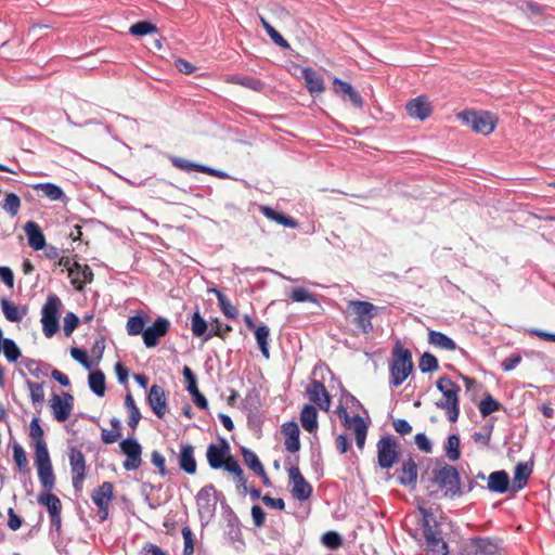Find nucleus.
I'll list each match as a JSON object with an SVG mask.
<instances>
[{
  "mask_svg": "<svg viewBox=\"0 0 555 555\" xmlns=\"http://www.w3.org/2000/svg\"><path fill=\"white\" fill-rule=\"evenodd\" d=\"M209 293H214L217 296L219 307L222 313L229 319H236L238 315V310L234 307L228 298L217 288H210Z\"/></svg>",
  "mask_w": 555,
  "mask_h": 555,
  "instance_id": "nucleus-35",
  "label": "nucleus"
},
{
  "mask_svg": "<svg viewBox=\"0 0 555 555\" xmlns=\"http://www.w3.org/2000/svg\"><path fill=\"white\" fill-rule=\"evenodd\" d=\"M421 511L424 515L423 533H424L425 541L428 542V541L434 540V539L438 538L439 535H441V532L439 531L437 525H430L429 519H428L429 514L427 513V511L424 508H422Z\"/></svg>",
  "mask_w": 555,
  "mask_h": 555,
  "instance_id": "nucleus-49",
  "label": "nucleus"
},
{
  "mask_svg": "<svg viewBox=\"0 0 555 555\" xmlns=\"http://www.w3.org/2000/svg\"><path fill=\"white\" fill-rule=\"evenodd\" d=\"M223 468L227 472L236 476L238 478L240 482L245 487L246 479L244 477L243 469L241 468L237 461H235L231 455L228 456L227 461L224 462Z\"/></svg>",
  "mask_w": 555,
  "mask_h": 555,
  "instance_id": "nucleus-58",
  "label": "nucleus"
},
{
  "mask_svg": "<svg viewBox=\"0 0 555 555\" xmlns=\"http://www.w3.org/2000/svg\"><path fill=\"white\" fill-rule=\"evenodd\" d=\"M291 298L296 302H318L315 295L304 287L293 289Z\"/></svg>",
  "mask_w": 555,
  "mask_h": 555,
  "instance_id": "nucleus-59",
  "label": "nucleus"
},
{
  "mask_svg": "<svg viewBox=\"0 0 555 555\" xmlns=\"http://www.w3.org/2000/svg\"><path fill=\"white\" fill-rule=\"evenodd\" d=\"M430 487H437V490H430V496H437L438 490L443 491V496L454 498L462 494L460 475L457 469L449 464L433 469Z\"/></svg>",
  "mask_w": 555,
  "mask_h": 555,
  "instance_id": "nucleus-1",
  "label": "nucleus"
},
{
  "mask_svg": "<svg viewBox=\"0 0 555 555\" xmlns=\"http://www.w3.org/2000/svg\"><path fill=\"white\" fill-rule=\"evenodd\" d=\"M500 409L501 404L494 400L491 395H486L479 403V411L483 417L489 416L491 413L499 411Z\"/></svg>",
  "mask_w": 555,
  "mask_h": 555,
  "instance_id": "nucleus-51",
  "label": "nucleus"
},
{
  "mask_svg": "<svg viewBox=\"0 0 555 555\" xmlns=\"http://www.w3.org/2000/svg\"><path fill=\"white\" fill-rule=\"evenodd\" d=\"M169 159L176 168H178L184 172H192V171L201 172V167H204V165L196 164V163L190 162L185 158L178 157V156H171Z\"/></svg>",
  "mask_w": 555,
  "mask_h": 555,
  "instance_id": "nucleus-50",
  "label": "nucleus"
},
{
  "mask_svg": "<svg viewBox=\"0 0 555 555\" xmlns=\"http://www.w3.org/2000/svg\"><path fill=\"white\" fill-rule=\"evenodd\" d=\"M26 385L29 389L33 404H41L44 400V391L42 384L34 383L27 379Z\"/></svg>",
  "mask_w": 555,
  "mask_h": 555,
  "instance_id": "nucleus-57",
  "label": "nucleus"
},
{
  "mask_svg": "<svg viewBox=\"0 0 555 555\" xmlns=\"http://www.w3.org/2000/svg\"><path fill=\"white\" fill-rule=\"evenodd\" d=\"M13 459L18 466L20 470H23L28 465L26 453L22 446L17 442L13 444Z\"/></svg>",
  "mask_w": 555,
  "mask_h": 555,
  "instance_id": "nucleus-62",
  "label": "nucleus"
},
{
  "mask_svg": "<svg viewBox=\"0 0 555 555\" xmlns=\"http://www.w3.org/2000/svg\"><path fill=\"white\" fill-rule=\"evenodd\" d=\"M241 451L244 463L250 470H253L255 474L262 470L263 465L261 464L258 455L254 451L245 447H243Z\"/></svg>",
  "mask_w": 555,
  "mask_h": 555,
  "instance_id": "nucleus-45",
  "label": "nucleus"
},
{
  "mask_svg": "<svg viewBox=\"0 0 555 555\" xmlns=\"http://www.w3.org/2000/svg\"><path fill=\"white\" fill-rule=\"evenodd\" d=\"M35 464L37 467L51 464L50 454L44 440L35 442Z\"/></svg>",
  "mask_w": 555,
  "mask_h": 555,
  "instance_id": "nucleus-43",
  "label": "nucleus"
},
{
  "mask_svg": "<svg viewBox=\"0 0 555 555\" xmlns=\"http://www.w3.org/2000/svg\"><path fill=\"white\" fill-rule=\"evenodd\" d=\"M114 486L109 481L103 482L92 491L91 498L98 507L109 506L114 498Z\"/></svg>",
  "mask_w": 555,
  "mask_h": 555,
  "instance_id": "nucleus-22",
  "label": "nucleus"
},
{
  "mask_svg": "<svg viewBox=\"0 0 555 555\" xmlns=\"http://www.w3.org/2000/svg\"><path fill=\"white\" fill-rule=\"evenodd\" d=\"M120 451L126 455L122 466L126 470H135L142 464V447L134 438H126L119 443Z\"/></svg>",
  "mask_w": 555,
  "mask_h": 555,
  "instance_id": "nucleus-8",
  "label": "nucleus"
},
{
  "mask_svg": "<svg viewBox=\"0 0 555 555\" xmlns=\"http://www.w3.org/2000/svg\"><path fill=\"white\" fill-rule=\"evenodd\" d=\"M79 324V318L73 313L68 312L64 318V334L65 336H70L73 332L77 328Z\"/></svg>",
  "mask_w": 555,
  "mask_h": 555,
  "instance_id": "nucleus-64",
  "label": "nucleus"
},
{
  "mask_svg": "<svg viewBox=\"0 0 555 555\" xmlns=\"http://www.w3.org/2000/svg\"><path fill=\"white\" fill-rule=\"evenodd\" d=\"M398 444L392 437H383L377 442V459L378 465L382 468L392 467L398 459Z\"/></svg>",
  "mask_w": 555,
  "mask_h": 555,
  "instance_id": "nucleus-9",
  "label": "nucleus"
},
{
  "mask_svg": "<svg viewBox=\"0 0 555 555\" xmlns=\"http://www.w3.org/2000/svg\"><path fill=\"white\" fill-rule=\"evenodd\" d=\"M269 335H270V328L267 325L258 326L255 330V336H256L257 344L259 346V349H260L262 356L266 359H269V357H270V352H269V348H268Z\"/></svg>",
  "mask_w": 555,
  "mask_h": 555,
  "instance_id": "nucleus-41",
  "label": "nucleus"
},
{
  "mask_svg": "<svg viewBox=\"0 0 555 555\" xmlns=\"http://www.w3.org/2000/svg\"><path fill=\"white\" fill-rule=\"evenodd\" d=\"M405 108L409 116L420 120H425L430 116L433 111L429 101L425 96H417L410 100L406 103Z\"/></svg>",
  "mask_w": 555,
  "mask_h": 555,
  "instance_id": "nucleus-18",
  "label": "nucleus"
},
{
  "mask_svg": "<svg viewBox=\"0 0 555 555\" xmlns=\"http://www.w3.org/2000/svg\"><path fill=\"white\" fill-rule=\"evenodd\" d=\"M68 457H69V464H70L72 474H73V478H72L73 487L76 492H81L82 483H83V480L86 477V475H85V470H86L85 455L80 450H78L76 448H72L69 451Z\"/></svg>",
  "mask_w": 555,
  "mask_h": 555,
  "instance_id": "nucleus-10",
  "label": "nucleus"
},
{
  "mask_svg": "<svg viewBox=\"0 0 555 555\" xmlns=\"http://www.w3.org/2000/svg\"><path fill=\"white\" fill-rule=\"evenodd\" d=\"M289 481L293 486V495L300 500H307L312 493V487L306 481L297 466H292L288 469Z\"/></svg>",
  "mask_w": 555,
  "mask_h": 555,
  "instance_id": "nucleus-13",
  "label": "nucleus"
},
{
  "mask_svg": "<svg viewBox=\"0 0 555 555\" xmlns=\"http://www.w3.org/2000/svg\"><path fill=\"white\" fill-rule=\"evenodd\" d=\"M0 305L2 313L10 322H20L27 312L26 308H23V310L20 311L17 306L4 298L1 299Z\"/></svg>",
  "mask_w": 555,
  "mask_h": 555,
  "instance_id": "nucleus-32",
  "label": "nucleus"
},
{
  "mask_svg": "<svg viewBox=\"0 0 555 555\" xmlns=\"http://www.w3.org/2000/svg\"><path fill=\"white\" fill-rule=\"evenodd\" d=\"M207 462L212 469H219L223 467L228 456H230V446L221 439L219 444L210 443L207 448Z\"/></svg>",
  "mask_w": 555,
  "mask_h": 555,
  "instance_id": "nucleus-14",
  "label": "nucleus"
},
{
  "mask_svg": "<svg viewBox=\"0 0 555 555\" xmlns=\"http://www.w3.org/2000/svg\"><path fill=\"white\" fill-rule=\"evenodd\" d=\"M228 81L234 85L243 86L254 91H261L264 87V83L261 80L249 76L234 75L231 76Z\"/></svg>",
  "mask_w": 555,
  "mask_h": 555,
  "instance_id": "nucleus-37",
  "label": "nucleus"
},
{
  "mask_svg": "<svg viewBox=\"0 0 555 555\" xmlns=\"http://www.w3.org/2000/svg\"><path fill=\"white\" fill-rule=\"evenodd\" d=\"M260 211L268 219L275 221L279 224H282L284 227L292 228V229H295L298 227L297 220H295L294 218L288 217L282 212H279L269 206H261Z\"/></svg>",
  "mask_w": 555,
  "mask_h": 555,
  "instance_id": "nucleus-30",
  "label": "nucleus"
},
{
  "mask_svg": "<svg viewBox=\"0 0 555 555\" xmlns=\"http://www.w3.org/2000/svg\"><path fill=\"white\" fill-rule=\"evenodd\" d=\"M217 491L214 485L203 487L196 495V505L202 519H210L217 506Z\"/></svg>",
  "mask_w": 555,
  "mask_h": 555,
  "instance_id": "nucleus-7",
  "label": "nucleus"
},
{
  "mask_svg": "<svg viewBox=\"0 0 555 555\" xmlns=\"http://www.w3.org/2000/svg\"><path fill=\"white\" fill-rule=\"evenodd\" d=\"M125 406L129 411L128 425L132 428V430H135L141 420V413L130 392L126 395Z\"/></svg>",
  "mask_w": 555,
  "mask_h": 555,
  "instance_id": "nucleus-38",
  "label": "nucleus"
},
{
  "mask_svg": "<svg viewBox=\"0 0 555 555\" xmlns=\"http://www.w3.org/2000/svg\"><path fill=\"white\" fill-rule=\"evenodd\" d=\"M300 423L305 430L312 434L318 429V411L315 406L306 404L300 413Z\"/></svg>",
  "mask_w": 555,
  "mask_h": 555,
  "instance_id": "nucleus-27",
  "label": "nucleus"
},
{
  "mask_svg": "<svg viewBox=\"0 0 555 555\" xmlns=\"http://www.w3.org/2000/svg\"><path fill=\"white\" fill-rule=\"evenodd\" d=\"M179 466L189 475H194L196 473L197 466L194 456V448L192 444L182 443L180 446Z\"/></svg>",
  "mask_w": 555,
  "mask_h": 555,
  "instance_id": "nucleus-20",
  "label": "nucleus"
},
{
  "mask_svg": "<svg viewBox=\"0 0 555 555\" xmlns=\"http://www.w3.org/2000/svg\"><path fill=\"white\" fill-rule=\"evenodd\" d=\"M191 330L194 336L202 337L208 334V323L199 314L198 311L194 312L191 319Z\"/></svg>",
  "mask_w": 555,
  "mask_h": 555,
  "instance_id": "nucleus-44",
  "label": "nucleus"
},
{
  "mask_svg": "<svg viewBox=\"0 0 555 555\" xmlns=\"http://www.w3.org/2000/svg\"><path fill=\"white\" fill-rule=\"evenodd\" d=\"M428 343L441 350L454 351L457 346L453 339L438 331L428 332Z\"/></svg>",
  "mask_w": 555,
  "mask_h": 555,
  "instance_id": "nucleus-28",
  "label": "nucleus"
},
{
  "mask_svg": "<svg viewBox=\"0 0 555 555\" xmlns=\"http://www.w3.org/2000/svg\"><path fill=\"white\" fill-rule=\"evenodd\" d=\"M1 347L8 361L15 362L21 357V351L12 339L4 338Z\"/></svg>",
  "mask_w": 555,
  "mask_h": 555,
  "instance_id": "nucleus-55",
  "label": "nucleus"
},
{
  "mask_svg": "<svg viewBox=\"0 0 555 555\" xmlns=\"http://www.w3.org/2000/svg\"><path fill=\"white\" fill-rule=\"evenodd\" d=\"M348 309L354 315L353 323L364 335H369L373 332L372 319L377 317L383 310V308L372 302L362 300H350L348 302Z\"/></svg>",
  "mask_w": 555,
  "mask_h": 555,
  "instance_id": "nucleus-4",
  "label": "nucleus"
},
{
  "mask_svg": "<svg viewBox=\"0 0 555 555\" xmlns=\"http://www.w3.org/2000/svg\"><path fill=\"white\" fill-rule=\"evenodd\" d=\"M446 454L451 461H457L461 455L460 451V437L457 435H450L444 447Z\"/></svg>",
  "mask_w": 555,
  "mask_h": 555,
  "instance_id": "nucleus-48",
  "label": "nucleus"
},
{
  "mask_svg": "<svg viewBox=\"0 0 555 555\" xmlns=\"http://www.w3.org/2000/svg\"><path fill=\"white\" fill-rule=\"evenodd\" d=\"M418 366H420V370L423 373L435 372V371H437L439 369V364H438L437 358L434 354L429 353V352H425L421 357Z\"/></svg>",
  "mask_w": 555,
  "mask_h": 555,
  "instance_id": "nucleus-52",
  "label": "nucleus"
},
{
  "mask_svg": "<svg viewBox=\"0 0 555 555\" xmlns=\"http://www.w3.org/2000/svg\"><path fill=\"white\" fill-rule=\"evenodd\" d=\"M170 328V322L166 318L159 317L155 322L144 330L142 335L144 345L147 348L156 347L159 339L164 337Z\"/></svg>",
  "mask_w": 555,
  "mask_h": 555,
  "instance_id": "nucleus-11",
  "label": "nucleus"
},
{
  "mask_svg": "<svg viewBox=\"0 0 555 555\" xmlns=\"http://www.w3.org/2000/svg\"><path fill=\"white\" fill-rule=\"evenodd\" d=\"M260 22L263 28L266 29L268 36L271 40L279 47L283 49H288L289 43L283 38V36L275 30V28L262 16H260Z\"/></svg>",
  "mask_w": 555,
  "mask_h": 555,
  "instance_id": "nucleus-46",
  "label": "nucleus"
},
{
  "mask_svg": "<svg viewBox=\"0 0 555 555\" xmlns=\"http://www.w3.org/2000/svg\"><path fill=\"white\" fill-rule=\"evenodd\" d=\"M37 470L42 487L47 491H51L55 486V476L53 474L52 464L38 466Z\"/></svg>",
  "mask_w": 555,
  "mask_h": 555,
  "instance_id": "nucleus-39",
  "label": "nucleus"
},
{
  "mask_svg": "<svg viewBox=\"0 0 555 555\" xmlns=\"http://www.w3.org/2000/svg\"><path fill=\"white\" fill-rule=\"evenodd\" d=\"M532 473L531 466L528 463H518L515 467L514 477L512 481V490L517 492L521 490Z\"/></svg>",
  "mask_w": 555,
  "mask_h": 555,
  "instance_id": "nucleus-26",
  "label": "nucleus"
},
{
  "mask_svg": "<svg viewBox=\"0 0 555 555\" xmlns=\"http://www.w3.org/2000/svg\"><path fill=\"white\" fill-rule=\"evenodd\" d=\"M285 434V448L287 451L295 453L300 449L299 427L296 423L291 422L283 425Z\"/></svg>",
  "mask_w": 555,
  "mask_h": 555,
  "instance_id": "nucleus-23",
  "label": "nucleus"
},
{
  "mask_svg": "<svg viewBox=\"0 0 555 555\" xmlns=\"http://www.w3.org/2000/svg\"><path fill=\"white\" fill-rule=\"evenodd\" d=\"M469 548L478 555H495L498 546L488 538H478Z\"/></svg>",
  "mask_w": 555,
  "mask_h": 555,
  "instance_id": "nucleus-33",
  "label": "nucleus"
},
{
  "mask_svg": "<svg viewBox=\"0 0 555 555\" xmlns=\"http://www.w3.org/2000/svg\"><path fill=\"white\" fill-rule=\"evenodd\" d=\"M459 118L473 131L481 134H490L496 125V118L489 112H462Z\"/></svg>",
  "mask_w": 555,
  "mask_h": 555,
  "instance_id": "nucleus-6",
  "label": "nucleus"
},
{
  "mask_svg": "<svg viewBox=\"0 0 555 555\" xmlns=\"http://www.w3.org/2000/svg\"><path fill=\"white\" fill-rule=\"evenodd\" d=\"M89 387L96 396H104L106 386L105 376L102 371H94L89 374Z\"/></svg>",
  "mask_w": 555,
  "mask_h": 555,
  "instance_id": "nucleus-40",
  "label": "nucleus"
},
{
  "mask_svg": "<svg viewBox=\"0 0 555 555\" xmlns=\"http://www.w3.org/2000/svg\"><path fill=\"white\" fill-rule=\"evenodd\" d=\"M306 391L311 402L317 404L321 410L328 411L331 397L321 382L312 379L307 386Z\"/></svg>",
  "mask_w": 555,
  "mask_h": 555,
  "instance_id": "nucleus-15",
  "label": "nucleus"
},
{
  "mask_svg": "<svg viewBox=\"0 0 555 555\" xmlns=\"http://www.w3.org/2000/svg\"><path fill=\"white\" fill-rule=\"evenodd\" d=\"M24 231L27 235L28 244L33 249L40 250L46 247V237L36 222H26Z\"/></svg>",
  "mask_w": 555,
  "mask_h": 555,
  "instance_id": "nucleus-21",
  "label": "nucleus"
},
{
  "mask_svg": "<svg viewBox=\"0 0 555 555\" xmlns=\"http://www.w3.org/2000/svg\"><path fill=\"white\" fill-rule=\"evenodd\" d=\"M413 361L409 349L397 344L392 350V360L390 363V385L399 387L412 373Z\"/></svg>",
  "mask_w": 555,
  "mask_h": 555,
  "instance_id": "nucleus-3",
  "label": "nucleus"
},
{
  "mask_svg": "<svg viewBox=\"0 0 555 555\" xmlns=\"http://www.w3.org/2000/svg\"><path fill=\"white\" fill-rule=\"evenodd\" d=\"M54 418L57 422H65L73 410L74 397L69 392H63V398L59 395H53L50 404Z\"/></svg>",
  "mask_w": 555,
  "mask_h": 555,
  "instance_id": "nucleus-12",
  "label": "nucleus"
},
{
  "mask_svg": "<svg viewBox=\"0 0 555 555\" xmlns=\"http://www.w3.org/2000/svg\"><path fill=\"white\" fill-rule=\"evenodd\" d=\"M38 503L48 508L49 515L57 514L62 511L61 500L55 494L50 493V491L39 494Z\"/></svg>",
  "mask_w": 555,
  "mask_h": 555,
  "instance_id": "nucleus-36",
  "label": "nucleus"
},
{
  "mask_svg": "<svg viewBox=\"0 0 555 555\" xmlns=\"http://www.w3.org/2000/svg\"><path fill=\"white\" fill-rule=\"evenodd\" d=\"M24 363L28 372L34 377L41 378L48 376V369L50 367V365L42 364L40 361H36L33 359H26Z\"/></svg>",
  "mask_w": 555,
  "mask_h": 555,
  "instance_id": "nucleus-47",
  "label": "nucleus"
},
{
  "mask_svg": "<svg viewBox=\"0 0 555 555\" xmlns=\"http://www.w3.org/2000/svg\"><path fill=\"white\" fill-rule=\"evenodd\" d=\"M62 301L56 295H50L41 309L42 332L47 338L53 337L60 330Z\"/></svg>",
  "mask_w": 555,
  "mask_h": 555,
  "instance_id": "nucleus-5",
  "label": "nucleus"
},
{
  "mask_svg": "<svg viewBox=\"0 0 555 555\" xmlns=\"http://www.w3.org/2000/svg\"><path fill=\"white\" fill-rule=\"evenodd\" d=\"M183 377L186 382V390L193 393L198 390L196 375L189 366H184L182 371Z\"/></svg>",
  "mask_w": 555,
  "mask_h": 555,
  "instance_id": "nucleus-63",
  "label": "nucleus"
},
{
  "mask_svg": "<svg viewBox=\"0 0 555 555\" xmlns=\"http://www.w3.org/2000/svg\"><path fill=\"white\" fill-rule=\"evenodd\" d=\"M126 328L130 336L143 335L145 330V317L141 314L130 317L127 321Z\"/></svg>",
  "mask_w": 555,
  "mask_h": 555,
  "instance_id": "nucleus-42",
  "label": "nucleus"
},
{
  "mask_svg": "<svg viewBox=\"0 0 555 555\" xmlns=\"http://www.w3.org/2000/svg\"><path fill=\"white\" fill-rule=\"evenodd\" d=\"M417 480V465L412 457L403 461L399 482L403 486H415Z\"/></svg>",
  "mask_w": 555,
  "mask_h": 555,
  "instance_id": "nucleus-25",
  "label": "nucleus"
},
{
  "mask_svg": "<svg viewBox=\"0 0 555 555\" xmlns=\"http://www.w3.org/2000/svg\"><path fill=\"white\" fill-rule=\"evenodd\" d=\"M231 331H232V327L230 325L223 324L218 319H216L211 323L210 330H209L208 334L206 335L205 340H208L214 336L224 338Z\"/></svg>",
  "mask_w": 555,
  "mask_h": 555,
  "instance_id": "nucleus-53",
  "label": "nucleus"
},
{
  "mask_svg": "<svg viewBox=\"0 0 555 555\" xmlns=\"http://www.w3.org/2000/svg\"><path fill=\"white\" fill-rule=\"evenodd\" d=\"M436 387L443 396L442 400L436 402V406L447 412L450 422H456L460 415V386L450 377L441 376L436 382Z\"/></svg>",
  "mask_w": 555,
  "mask_h": 555,
  "instance_id": "nucleus-2",
  "label": "nucleus"
},
{
  "mask_svg": "<svg viewBox=\"0 0 555 555\" xmlns=\"http://www.w3.org/2000/svg\"><path fill=\"white\" fill-rule=\"evenodd\" d=\"M302 77L306 82V87L311 94L321 93L324 90L323 78L312 68H304Z\"/></svg>",
  "mask_w": 555,
  "mask_h": 555,
  "instance_id": "nucleus-29",
  "label": "nucleus"
},
{
  "mask_svg": "<svg viewBox=\"0 0 555 555\" xmlns=\"http://www.w3.org/2000/svg\"><path fill=\"white\" fill-rule=\"evenodd\" d=\"M322 543L331 550H337L343 545V539L337 532L327 531L322 535Z\"/></svg>",
  "mask_w": 555,
  "mask_h": 555,
  "instance_id": "nucleus-61",
  "label": "nucleus"
},
{
  "mask_svg": "<svg viewBox=\"0 0 555 555\" xmlns=\"http://www.w3.org/2000/svg\"><path fill=\"white\" fill-rule=\"evenodd\" d=\"M129 31L133 36H145L147 34L156 33L157 28L154 24L147 21H141L131 25Z\"/></svg>",
  "mask_w": 555,
  "mask_h": 555,
  "instance_id": "nucleus-56",
  "label": "nucleus"
},
{
  "mask_svg": "<svg viewBox=\"0 0 555 555\" xmlns=\"http://www.w3.org/2000/svg\"><path fill=\"white\" fill-rule=\"evenodd\" d=\"M338 417L343 422L344 426L357 434V429H367L363 418L359 415L350 416L345 408H339L337 411Z\"/></svg>",
  "mask_w": 555,
  "mask_h": 555,
  "instance_id": "nucleus-31",
  "label": "nucleus"
},
{
  "mask_svg": "<svg viewBox=\"0 0 555 555\" xmlns=\"http://www.w3.org/2000/svg\"><path fill=\"white\" fill-rule=\"evenodd\" d=\"M333 90L337 95H340L344 100L348 99L351 104L358 108H362L363 100L358 91L353 87L339 78H334Z\"/></svg>",
  "mask_w": 555,
  "mask_h": 555,
  "instance_id": "nucleus-17",
  "label": "nucleus"
},
{
  "mask_svg": "<svg viewBox=\"0 0 555 555\" xmlns=\"http://www.w3.org/2000/svg\"><path fill=\"white\" fill-rule=\"evenodd\" d=\"M69 278L72 279L73 285L78 291H81L85 284L92 282L93 273L89 266L80 264L75 261L69 270Z\"/></svg>",
  "mask_w": 555,
  "mask_h": 555,
  "instance_id": "nucleus-19",
  "label": "nucleus"
},
{
  "mask_svg": "<svg viewBox=\"0 0 555 555\" xmlns=\"http://www.w3.org/2000/svg\"><path fill=\"white\" fill-rule=\"evenodd\" d=\"M147 402L157 417L163 418L165 416L167 413V399L163 387L156 384L152 385L147 393Z\"/></svg>",
  "mask_w": 555,
  "mask_h": 555,
  "instance_id": "nucleus-16",
  "label": "nucleus"
},
{
  "mask_svg": "<svg viewBox=\"0 0 555 555\" xmlns=\"http://www.w3.org/2000/svg\"><path fill=\"white\" fill-rule=\"evenodd\" d=\"M33 188L34 190L41 191L42 194L51 201H62L65 197L63 190L54 183H38Z\"/></svg>",
  "mask_w": 555,
  "mask_h": 555,
  "instance_id": "nucleus-34",
  "label": "nucleus"
},
{
  "mask_svg": "<svg viewBox=\"0 0 555 555\" xmlns=\"http://www.w3.org/2000/svg\"><path fill=\"white\" fill-rule=\"evenodd\" d=\"M21 207V199L14 193H9L5 196L3 209L12 217L16 216Z\"/></svg>",
  "mask_w": 555,
  "mask_h": 555,
  "instance_id": "nucleus-60",
  "label": "nucleus"
},
{
  "mask_svg": "<svg viewBox=\"0 0 555 555\" xmlns=\"http://www.w3.org/2000/svg\"><path fill=\"white\" fill-rule=\"evenodd\" d=\"M509 477L505 470H496L488 477V488L492 492L504 493L508 490Z\"/></svg>",
  "mask_w": 555,
  "mask_h": 555,
  "instance_id": "nucleus-24",
  "label": "nucleus"
},
{
  "mask_svg": "<svg viewBox=\"0 0 555 555\" xmlns=\"http://www.w3.org/2000/svg\"><path fill=\"white\" fill-rule=\"evenodd\" d=\"M427 552L430 555H447L448 554V545L443 541L442 537L426 542Z\"/></svg>",
  "mask_w": 555,
  "mask_h": 555,
  "instance_id": "nucleus-54",
  "label": "nucleus"
}]
</instances>
